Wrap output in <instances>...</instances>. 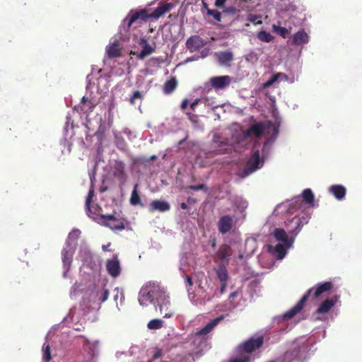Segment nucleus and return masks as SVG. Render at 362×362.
Wrapping results in <instances>:
<instances>
[{
	"label": "nucleus",
	"mask_w": 362,
	"mask_h": 362,
	"mask_svg": "<svg viewBox=\"0 0 362 362\" xmlns=\"http://www.w3.org/2000/svg\"><path fill=\"white\" fill-rule=\"evenodd\" d=\"M124 164L123 163H119L115 165L113 170L115 175L123 183L125 181V175L124 173Z\"/></svg>",
	"instance_id": "34"
},
{
	"label": "nucleus",
	"mask_w": 362,
	"mask_h": 362,
	"mask_svg": "<svg viewBox=\"0 0 362 362\" xmlns=\"http://www.w3.org/2000/svg\"><path fill=\"white\" fill-rule=\"evenodd\" d=\"M165 325V322L161 319H153L147 324V327L150 330H156L161 329Z\"/></svg>",
	"instance_id": "37"
},
{
	"label": "nucleus",
	"mask_w": 362,
	"mask_h": 362,
	"mask_svg": "<svg viewBox=\"0 0 362 362\" xmlns=\"http://www.w3.org/2000/svg\"><path fill=\"white\" fill-rule=\"evenodd\" d=\"M174 7L173 3H165L160 4L151 13L150 16L151 18L158 19L164 14L168 13Z\"/></svg>",
	"instance_id": "24"
},
{
	"label": "nucleus",
	"mask_w": 362,
	"mask_h": 362,
	"mask_svg": "<svg viewBox=\"0 0 362 362\" xmlns=\"http://www.w3.org/2000/svg\"><path fill=\"white\" fill-rule=\"evenodd\" d=\"M263 344V337L259 336L257 337H252L238 346L240 352H243L245 354L250 353L259 349Z\"/></svg>",
	"instance_id": "12"
},
{
	"label": "nucleus",
	"mask_w": 362,
	"mask_h": 362,
	"mask_svg": "<svg viewBox=\"0 0 362 362\" xmlns=\"http://www.w3.org/2000/svg\"><path fill=\"white\" fill-rule=\"evenodd\" d=\"M148 18H151V17L145 9L136 11H131L119 27V34L121 35L120 38L122 40L129 38V28L135 21L139 19L146 21Z\"/></svg>",
	"instance_id": "8"
},
{
	"label": "nucleus",
	"mask_w": 362,
	"mask_h": 362,
	"mask_svg": "<svg viewBox=\"0 0 362 362\" xmlns=\"http://www.w3.org/2000/svg\"><path fill=\"white\" fill-rule=\"evenodd\" d=\"M93 196H94V189L91 187L89 189V192H88V196H87L86 200V206L88 214H90L92 213V207H93V206H91L90 203H91V200H92V198L93 197Z\"/></svg>",
	"instance_id": "47"
},
{
	"label": "nucleus",
	"mask_w": 362,
	"mask_h": 362,
	"mask_svg": "<svg viewBox=\"0 0 362 362\" xmlns=\"http://www.w3.org/2000/svg\"><path fill=\"white\" fill-rule=\"evenodd\" d=\"M120 36L121 35L118 33L117 35L110 40V43L106 46L105 53L109 58H115L120 55L119 41H125L127 40H122L120 38Z\"/></svg>",
	"instance_id": "13"
},
{
	"label": "nucleus",
	"mask_w": 362,
	"mask_h": 362,
	"mask_svg": "<svg viewBox=\"0 0 362 362\" xmlns=\"http://www.w3.org/2000/svg\"><path fill=\"white\" fill-rule=\"evenodd\" d=\"M76 247L64 245L62 250V260L63 264V276L66 278L73 262V257Z\"/></svg>",
	"instance_id": "10"
},
{
	"label": "nucleus",
	"mask_w": 362,
	"mask_h": 362,
	"mask_svg": "<svg viewBox=\"0 0 362 362\" xmlns=\"http://www.w3.org/2000/svg\"><path fill=\"white\" fill-rule=\"evenodd\" d=\"M285 332H286V329L281 327L279 329L275 330L273 332L269 333V337L268 339H269V340H270V341L272 343H274V344L276 343L279 341L281 335Z\"/></svg>",
	"instance_id": "40"
},
{
	"label": "nucleus",
	"mask_w": 362,
	"mask_h": 362,
	"mask_svg": "<svg viewBox=\"0 0 362 362\" xmlns=\"http://www.w3.org/2000/svg\"><path fill=\"white\" fill-rule=\"evenodd\" d=\"M276 82V79L274 76V74H273L271 78H269V80H268L265 83H264V86L265 87H268V86H272V84H274V83Z\"/></svg>",
	"instance_id": "58"
},
{
	"label": "nucleus",
	"mask_w": 362,
	"mask_h": 362,
	"mask_svg": "<svg viewBox=\"0 0 362 362\" xmlns=\"http://www.w3.org/2000/svg\"><path fill=\"white\" fill-rule=\"evenodd\" d=\"M216 56L219 64L223 66H229L233 59V53L230 52H220Z\"/></svg>",
	"instance_id": "30"
},
{
	"label": "nucleus",
	"mask_w": 362,
	"mask_h": 362,
	"mask_svg": "<svg viewBox=\"0 0 362 362\" xmlns=\"http://www.w3.org/2000/svg\"><path fill=\"white\" fill-rule=\"evenodd\" d=\"M228 130L231 134L230 139L223 137L218 129L212 132L213 139L209 149L199 153L196 158V163L200 167H205L211 163L209 159L213 154L224 153L230 146L235 144H244L248 137L253 136L259 137L262 134H266L268 138L264 144L261 153L259 149L254 147L245 168L239 173L241 178H245L264 165V160L269 156L271 148L279 134V123L257 122L252 124L246 131H244L240 124L235 123Z\"/></svg>",
	"instance_id": "1"
},
{
	"label": "nucleus",
	"mask_w": 362,
	"mask_h": 362,
	"mask_svg": "<svg viewBox=\"0 0 362 362\" xmlns=\"http://www.w3.org/2000/svg\"><path fill=\"white\" fill-rule=\"evenodd\" d=\"M245 299L243 296L242 288H238L235 291L231 292L228 296V302L233 307L235 308L238 305L240 300Z\"/></svg>",
	"instance_id": "27"
},
{
	"label": "nucleus",
	"mask_w": 362,
	"mask_h": 362,
	"mask_svg": "<svg viewBox=\"0 0 362 362\" xmlns=\"http://www.w3.org/2000/svg\"><path fill=\"white\" fill-rule=\"evenodd\" d=\"M224 317L225 316L222 315L209 322L203 328L194 334V337L195 338V340H197L199 338H204L221 321L224 319Z\"/></svg>",
	"instance_id": "16"
},
{
	"label": "nucleus",
	"mask_w": 362,
	"mask_h": 362,
	"mask_svg": "<svg viewBox=\"0 0 362 362\" xmlns=\"http://www.w3.org/2000/svg\"><path fill=\"white\" fill-rule=\"evenodd\" d=\"M101 218L103 223L112 230H122L124 228L123 223L119 222L113 215H103Z\"/></svg>",
	"instance_id": "20"
},
{
	"label": "nucleus",
	"mask_w": 362,
	"mask_h": 362,
	"mask_svg": "<svg viewBox=\"0 0 362 362\" xmlns=\"http://www.w3.org/2000/svg\"><path fill=\"white\" fill-rule=\"evenodd\" d=\"M272 31L283 38H286L291 33V28L288 29L284 27H281L279 25L273 24Z\"/></svg>",
	"instance_id": "35"
},
{
	"label": "nucleus",
	"mask_w": 362,
	"mask_h": 362,
	"mask_svg": "<svg viewBox=\"0 0 362 362\" xmlns=\"http://www.w3.org/2000/svg\"><path fill=\"white\" fill-rule=\"evenodd\" d=\"M204 45V40L199 35L191 36L186 42V47L190 52H196Z\"/></svg>",
	"instance_id": "21"
},
{
	"label": "nucleus",
	"mask_w": 362,
	"mask_h": 362,
	"mask_svg": "<svg viewBox=\"0 0 362 362\" xmlns=\"http://www.w3.org/2000/svg\"><path fill=\"white\" fill-rule=\"evenodd\" d=\"M223 12H225L228 14L233 15L238 12V10L234 6H228V7L225 8V9L223 10Z\"/></svg>",
	"instance_id": "56"
},
{
	"label": "nucleus",
	"mask_w": 362,
	"mask_h": 362,
	"mask_svg": "<svg viewBox=\"0 0 362 362\" xmlns=\"http://www.w3.org/2000/svg\"><path fill=\"white\" fill-rule=\"evenodd\" d=\"M226 0H216L215 6L218 8H223Z\"/></svg>",
	"instance_id": "59"
},
{
	"label": "nucleus",
	"mask_w": 362,
	"mask_h": 362,
	"mask_svg": "<svg viewBox=\"0 0 362 362\" xmlns=\"http://www.w3.org/2000/svg\"><path fill=\"white\" fill-rule=\"evenodd\" d=\"M310 344L305 337L296 339L285 353L284 362H303L308 358Z\"/></svg>",
	"instance_id": "6"
},
{
	"label": "nucleus",
	"mask_w": 362,
	"mask_h": 362,
	"mask_svg": "<svg viewBox=\"0 0 362 362\" xmlns=\"http://www.w3.org/2000/svg\"><path fill=\"white\" fill-rule=\"evenodd\" d=\"M144 93L139 90H135L132 93V95L129 97V102L132 105H135L137 101H141L144 98Z\"/></svg>",
	"instance_id": "42"
},
{
	"label": "nucleus",
	"mask_w": 362,
	"mask_h": 362,
	"mask_svg": "<svg viewBox=\"0 0 362 362\" xmlns=\"http://www.w3.org/2000/svg\"><path fill=\"white\" fill-rule=\"evenodd\" d=\"M231 204L234 208L235 220L241 219L243 222L247 216L245 210L248 206L247 201L242 197L236 196L231 199Z\"/></svg>",
	"instance_id": "11"
},
{
	"label": "nucleus",
	"mask_w": 362,
	"mask_h": 362,
	"mask_svg": "<svg viewBox=\"0 0 362 362\" xmlns=\"http://www.w3.org/2000/svg\"><path fill=\"white\" fill-rule=\"evenodd\" d=\"M259 18H260L259 16L252 14V13L248 14L247 16V21L250 22V23H254L255 25H260V24H262V21H257Z\"/></svg>",
	"instance_id": "52"
},
{
	"label": "nucleus",
	"mask_w": 362,
	"mask_h": 362,
	"mask_svg": "<svg viewBox=\"0 0 362 362\" xmlns=\"http://www.w3.org/2000/svg\"><path fill=\"white\" fill-rule=\"evenodd\" d=\"M84 287L81 284L75 283L71 288L70 291V297L72 299L76 298L82 291H83Z\"/></svg>",
	"instance_id": "38"
},
{
	"label": "nucleus",
	"mask_w": 362,
	"mask_h": 362,
	"mask_svg": "<svg viewBox=\"0 0 362 362\" xmlns=\"http://www.w3.org/2000/svg\"><path fill=\"white\" fill-rule=\"evenodd\" d=\"M333 288V284L330 281H325L316 284L315 286L310 288L301 298V299L291 309L281 315L274 317V322L281 323L284 320H288L293 317L304 307L305 303L309 296L318 298L324 293L331 291Z\"/></svg>",
	"instance_id": "4"
},
{
	"label": "nucleus",
	"mask_w": 362,
	"mask_h": 362,
	"mask_svg": "<svg viewBox=\"0 0 362 362\" xmlns=\"http://www.w3.org/2000/svg\"><path fill=\"white\" fill-rule=\"evenodd\" d=\"M187 115H188V118L192 122H197V117L196 115H194V114H192V113H187Z\"/></svg>",
	"instance_id": "61"
},
{
	"label": "nucleus",
	"mask_w": 362,
	"mask_h": 362,
	"mask_svg": "<svg viewBox=\"0 0 362 362\" xmlns=\"http://www.w3.org/2000/svg\"><path fill=\"white\" fill-rule=\"evenodd\" d=\"M73 128V124L71 121V117L69 116H66V122L65 123V126L64 127V134L66 136H69V129Z\"/></svg>",
	"instance_id": "53"
},
{
	"label": "nucleus",
	"mask_w": 362,
	"mask_h": 362,
	"mask_svg": "<svg viewBox=\"0 0 362 362\" xmlns=\"http://www.w3.org/2000/svg\"><path fill=\"white\" fill-rule=\"evenodd\" d=\"M214 272L216 273L217 279L219 281H228L229 279V274L226 265L223 264H218L215 268Z\"/></svg>",
	"instance_id": "28"
},
{
	"label": "nucleus",
	"mask_w": 362,
	"mask_h": 362,
	"mask_svg": "<svg viewBox=\"0 0 362 362\" xmlns=\"http://www.w3.org/2000/svg\"><path fill=\"white\" fill-rule=\"evenodd\" d=\"M177 86V81L173 78L170 80L167 81L163 86V91L165 94L171 93Z\"/></svg>",
	"instance_id": "39"
},
{
	"label": "nucleus",
	"mask_w": 362,
	"mask_h": 362,
	"mask_svg": "<svg viewBox=\"0 0 362 362\" xmlns=\"http://www.w3.org/2000/svg\"><path fill=\"white\" fill-rule=\"evenodd\" d=\"M252 360L251 356L250 354H245L243 352H240V354L230 360L229 362H250Z\"/></svg>",
	"instance_id": "44"
},
{
	"label": "nucleus",
	"mask_w": 362,
	"mask_h": 362,
	"mask_svg": "<svg viewBox=\"0 0 362 362\" xmlns=\"http://www.w3.org/2000/svg\"><path fill=\"white\" fill-rule=\"evenodd\" d=\"M209 243L211 245V246L213 247V248H215L216 247V239L214 238H211L209 240Z\"/></svg>",
	"instance_id": "63"
},
{
	"label": "nucleus",
	"mask_w": 362,
	"mask_h": 362,
	"mask_svg": "<svg viewBox=\"0 0 362 362\" xmlns=\"http://www.w3.org/2000/svg\"><path fill=\"white\" fill-rule=\"evenodd\" d=\"M186 284L188 286H192V278L190 276H187V277H186Z\"/></svg>",
	"instance_id": "64"
},
{
	"label": "nucleus",
	"mask_w": 362,
	"mask_h": 362,
	"mask_svg": "<svg viewBox=\"0 0 362 362\" xmlns=\"http://www.w3.org/2000/svg\"><path fill=\"white\" fill-rule=\"evenodd\" d=\"M210 83L214 89L221 90L229 86L230 77L228 76L212 77L210 79Z\"/></svg>",
	"instance_id": "22"
},
{
	"label": "nucleus",
	"mask_w": 362,
	"mask_h": 362,
	"mask_svg": "<svg viewBox=\"0 0 362 362\" xmlns=\"http://www.w3.org/2000/svg\"><path fill=\"white\" fill-rule=\"evenodd\" d=\"M328 192L338 201L344 200L346 194V189L342 185H332L328 188Z\"/></svg>",
	"instance_id": "23"
},
{
	"label": "nucleus",
	"mask_w": 362,
	"mask_h": 362,
	"mask_svg": "<svg viewBox=\"0 0 362 362\" xmlns=\"http://www.w3.org/2000/svg\"><path fill=\"white\" fill-rule=\"evenodd\" d=\"M114 292L115 293L113 296L114 301L116 303L117 310H120L119 305H122L124 300V291L119 287H116Z\"/></svg>",
	"instance_id": "32"
},
{
	"label": "nucleus",
	"mask_w": 362,
	"mask_h": 362,
	"mask_svg": "<svg viewBox=\"0 0 362 362\" xmlns=\"http://www.w3.org/2000/svg\"><path fill=\"white\" fill-rule=\"evenodd\" d=\"M200 104L201 105V98L195 99L192 103L190 104V108L192 110H195L196 107Z\"/></svg>",
	"instance_id": "57"
},
{
	"label": "nucleus",
	"mask_w": 362,
	"mask_h": 362,
	"mask_svg": "<svg viewBox=\"0 0 362 362\" xmlns=\"http://www.w3.org/2000/svg\"><path fill=\"white\" fill-rule=\"evenodd\" d=\"M81 230L78 228H74L69 232L68 237L66 240L65 245L76 247L77 240L81 235Z\"/></svg>",
	"instance_id": "31"
},
{
	"label": "nucleus",
	"mask_w": 362,
	"mask_h": 362,
	"mask_svg": "<svg viewBox=\"0 0 362 362\" xmlns=\"http://www.w3.org/2000/svg\"><path fill=\"white\" fill-rule=\"evenodd\" d=\"M228 281H221L220 287L214 292V296H220L226 293Z\"/></svg>",
	"instance_id": "51"
},
{
	"label": "nucleus",
	"mask_w": 362,
	"mask_h": 362,
	"mask_svg": "<svg viewBox=\"0 0 362 362\" xmlns=\"http://www.w3.org/2000/svg\"><path fill=\"white\" fill-rule=\"evenodd\" d=\"M78 258L82 262L81 272L92 277L100 275L101 269L100 260L91 253L84 241L81 243Z\"/></svg>",
	"instance_id": "5"
},
{
	"label": "nucleus",
	"mask_w": 362,
	"mask_h": 362,
	"mask_svg": "<svg viewBox=\"0 0 362 362\" xmlns=\"http://www.w3.org/2000/svg\"><path fill=\"white\" fill-rule=\"evenodd\" d=\"M115 140L116 145L120 150H124L126 148V144L122 137L118 134H115Z\"/></svg>",
	"instance_id": "48"
},
{
	"label": "nucleus",
	"mask_w": 362,
	"mask_h": 362,
	"mask_svg": "<svg viewBox=\"0 0 362 362\" xmlns=\"http://www.w3.org/2000/svg\"><path fill=\"white\" fill-rule=\"evenodd\" d=\"M189 104V101L187 99H185L182 100V103H181V105H180V107L182 110H185L186 107H187Z\"/></svg>",
	"instance_id": "60"
},
{
	"label": "nucleus",
	"mask_w": 362,
	"mask_h": 362,
	"mask_svg": "<svg viewBox=\"0 0 362 362\" xmlns=\"http://www.w3.org/2000/svg\"><path fill=\"white\" fill-rule=\"evenodd\" d=\"M274 76L276 79V82H281V81H287L290 83H293L296 81V78L294 76H292L291 77L288 76L286 74L284 73H276L274 74Z\"/></svg>",
	"instance_id": "41"
},
{
	"label": "nucleus",
	"mask_w": 362,
	"mask_h": 362,
	"mask_svg": "<svg viewBox=\"0 0 362 362\" xmlns=\"http://www.w3.org/2000/svg\"><path fill=\"white\" fill-rule=\"evenodd\" d=\"M201 105H203L207 112L214 110L221 106L214 98L202 97L201 98Z\"/></svg>",
	"instance_id": "29"
},
{
	"label": "nucleus",
	"mask_w": 362,
	"mask_h": 362,
	"mask_svg": "<svg viewBox=\"0 0 362 362\" xmlns=\"http://www.w3.org/2000/svg\"><path fill=\"white\" fill-rule=\"evenodd\" d=\"M42 362H49L52 359L51 350L49 344L44 343L42 349Z\"/></svg>",
	"instance_id": "43"
},
{
	"label": "nucleus",
	"mask_w": 362,
	"mask_h": 362,
	"mask_svg": "<svg viewBox=\"0 0 362 362\" xmlns=\"http://www.w3.org/2000/svg\"><path fill=\"white\" fill-rule=\"evenodd\" d=\"M110 295L108 281L105 279H100L95 284L88 293V300L96 305H100L105 302Z\"/></svg>",
	"instance_id": "7"
},
{
	"label": "nucleus",
	"mask_w": 362,
	"mask_h": 362,
	"mask_svg": "<svg viewBox=\"0 0 362 362\" xmlns=\"http://www.w3.org/2000/svg\"><path fill=\"white\" fill-rule=\"evenodd\" d=\"M257 38L264 42H270L273 40L274 37L268 32L262 30L257 33Z\"/></svg>",
	"instance_id": "46"
},
{
	"label": "nucleus",
	"mask_w": 362,
	"mask_h": 362,
	"mask_svg": "<svg viewBox=\"0 0 362 362\" xmlns=\"http://www.w3.org/2000/svg\"><path fill=\"white\" fill-rule=\"evenodd\" d=\"M188 188L194 191L204 190L206 192L207 190V187L204 184L190 185Z\"/></svg>",
	"instance_id": "54"
},
{
	"label": "nucleus",
	"mask_w": 362,
	"mask_h": 362,
	"mask_svg": "<svg viewBox=\"0 0 362 362\" xmlns=\"http://www.w3.org/2000/svg\"><path fill=\"white\" fill-rule=\"evenodd\" d=\"M139 302L142 306L153 304L163 318L168 319L174 316L175 310L170 300V296L163 287L154 282H148L140 289Z\"/></svg>",
	"instance_id": "3"
},
{
	"label": "nucleus",
	"mask_w": 362,
	"mask_h": 362,
	"mask_svg": "<svg viewBox=\"0 0 362 362\" xmlns=\"http://www.w3.org/2000/svg\"><path fill=\"white\" fill-rule=\"evenodd\" d=\"M139 45L143 46V49L140 52L131 51V54L135 55L139 59H144L146 57L151 54L155 50V48L150 45L145 38L140 40Z\"/></svg>",
	"instance_id": "19"
},
{
	"label": "nucleus",
	"mask_w": 362,
	"mask_h": 362,
	"mask_svg": "<svg viewBox=\"0 0 362 362\" xmlns=\"http://www.w3.org/2000/svg\"><path fill=\"white\" fill-rule=\"evenodd\" d=\"M212 298L211 294L206 293V292H203L202 295V301L200 303H206L208 301H210Z\"/></svg>",
	"instance_id": "55"
},
{
	"label": "nucleus",
	"mask_w": 362,
	"mask_h": 362,
	"mask_svg": "<svg viewBox=\"0 0 362 362\" xmlns=\"http://www.w3.org/2000/svg\"><path fill=\"white\" fill-rule=\"evenodd\" d=\"M197 200L192 197H188L187 199V203L188 205H192L195 204Z\"/></svg>",
	"instance_id": "62"
},
{
	"label": "nucleus",
	"mask_w": 362,
	"mask_h": 362,
	"mask_svg": "<svg viewBox=\"0 0 362 362\" xmlns=\"http://www.w3.org/2000/svg\"><path fill=\"white\" fill-rule=\"evenodd\" d=\"M98 101L96 98L85 95L82 98L79 106L76 107L75 109L77 112L86 115L87 123H88L89 115L98 105ZM86 126L88 129L90 128L88 124H86Z\"/></svg>",
	"instance_id": "9"
},
{
	"label": "nucleus",
	"mask_w": 362,
	"mask_h": 362,
	"mask_svg": "<svg viewBox=\"0 0 362 362\" xmlns=\"http://www.w3.org/2000/svg\"><path fill=\"white\" fill-rule=\"evenodd\" d=\"M233 255V251L228 245L224 244L219 247L218 250L214 255L215 259L219 260V264L227 265Z\"/></svg>",
	"instance_id": "14"
},
{
	"label": "nucleus",
	"mask_w": 362,
	"mask_h": 362,
	"mask_svg": "<svg viewBox=\"0 0 362 362\" xmlns=\"http://www.w3.org/2000/svg\"><path fill=\"white\" fill-rule=\"evenodd\" d=\"M105 267L108 274L112 277L117 278L120 275L122 268L117 255L107 260Z\"/></svg>",
	"instance_id": "15"
},
{
	"label": "nucleus",
	"mask_w": 362,
	"mask_h": 362,
	"mask_svg": "<svg viewBox=\"0 0 362 362\" xmlns=\"http://www.w3.org/2000/svg\"><path fill=\"white\" fill-rule=\"evenodd\" d=\"M207 15L212 16L217 22L221 21V13L217 10L207 8Z\"/></svg>",
	"instance_id": "50"
},
{
	"label": "nucleus",
	"mask_w": 362,
	"mask_h": 362,
	"mask_svg": "<svg viewBox=\"0 0 362 362\" xmlns=\"http://www.w3.org/2000/svg\"><path fill=\"white\" fill-rule=\"evenodd\" d=\"M170 208L169 203L164 200H153L149 206V211L165 212L168 211Z\"/></svg>",
	"instance_id": "25"
},
{
	"label": "nucleus",
	"mask_w": 362,
	"mask_h": 362,
	"mask_svg": "<svg viewBox=\"0 0 362 362\" xmlns=\"http://www.w3.org/2000/svg\"><path fill=\"white\" fill-rule=\"evenodd\" d=\"M84 349H88L90 350V354L92 355H95L97 353L96 349L98 346V341H95L93 342H90L88 339H86V343L83 345Z\"/></svg>",
	"instance_id": "45"
},
{
	"label": "nucleus",
	"mask_w": 362,
	"mask_h": 362,
	"mask_svg": "<svg viewBox=\"0 0 362 362\" xmlns=\"http://www.w3.org/2000/svg\"><path fill=\"white\" fill-rule=\"evenodd\" d=\"M238 221L235 218H233L229 215H224L221 216L217 223L218 231L221 234H226L228 233L233 228L234 223Z\"/></svg>",
	"instance_id": "17"
},
{
	"label": "nucleus",
	"mask_w": 362,
	"mask_h": 362,
	"mask_svg": "<svg viewBox=\"0 0 362 362\" xmlns=\"http://www.w3.org/2000/svg\"><path fill=\"white\" fill-rule=\"evenodd\" d=\"M339 300L338 295H334L331 298H327L318 306L316 310L317 314H327Z\"/></svg>",
	"instance_id": "18"
},
{
	"label": "nucleus",
	"mask_w": 362,
	"mask_h": 362,
	"mask_svg": "<svg viewBox=\"0 0 362 362\" xmlns=\"http://www.w3.org/2000/svg\"><path fill=\"white\" fill-rule=\"evenodd\" d=\"M302 207L301 197H296L279 204L274 209L273 216H286L287 220L286 221L287 231L283 228H275L272 233L278 243L276 245L270 244L268 246V251L274 258L282 259L286 256L303 226L308 223L310 216L306 214L300 217L295 216L291 220L288 218V216L293 214Z\"/></svg>",
	"instance_id": "2"
},
{
	"label": "nucleus",
	"mask_w": 362,
	"mask_h": 362,
	"mask_svg": "<svg viewBox=\"0 0 362 362\" xmlns=\"http://www.w3.org/2000/svg\"><path fill=\"white\" fill-rule=\"evenodd\" d=\"M309 38L305 30L301 29L293 35L292 43L295 45H303L309 42Z\"/></svg>",
	"instance_id": "26"
},
{
	"label": "nucleus",
	"mask_w": 362,
	"mask_h": 362,
	"mask_svg": "<svg viewBox=\"0 0 362 362\" xmlns=\"http://www.w3.org/2000/svg\"><path fill=\"white\" fill-rule=\"evenodd\" d=\"M138 187H139L138 184H136L134 186V189L132 192V194L130 197L129 202H130V204L132 206L141 205L143 207L144 204H141V202L140 196L138 193Z\"/></svg>",
	"instance_id": "33"
},
{
	"label": "nucleus",
	"mask_w": 362,
	"mask_h": 362,
	"mask_svg": "<svg viewBox=\"0 0 362 362\" xmlns=\"http://www.w3.org/2000/svg\"><path fill=\"white\" fill-rule=\"evenodd\" d=\"M302 198L308 204L312 206H314L315 197L313 191L310 189L308 188L303 191Z\"/></svg>",
	"instance_id": "36"
},
{
	"label": "nucleus",
	"mask_w": 362,
	"mask_h": 362,
	"mask_svg": "<svg viewBox=\"0 0 362 362\" xmlns=\"http://www.w3.org/2000/svg\"><path fill=\"white\" fill-rule=\"evenodd\" d=\"M245 60L252 64H255L258 59V54L255 52H250L248 54H247L245 57Z\"/></svg>",
	"instance_id": "49"
}]
</instances>
